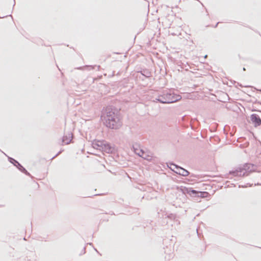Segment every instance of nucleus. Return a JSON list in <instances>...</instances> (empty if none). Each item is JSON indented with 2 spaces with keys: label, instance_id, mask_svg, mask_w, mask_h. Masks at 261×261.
<instances>
[{
  "label": "nucleus",
  "instance_id": "20e7f679",
  "mask_svg": "<svg viewBox=\"0 0 261 261\" xmlns=\"http://www.w3.org/2000/svg\"><path fill=\"white\" fill-rule=\"evenodd\" d=\"M257 168L256 166L252 164H245L243 167L240 168V171H245L244 173L248 174L249 173L256 171Z\"/></svg>",
  "mask_w": 261,
  "mask_h": 261
},
{
  "label": "nucleus",
  "instance_id": "f257e3e1",
  "mask_svg": "<svg viewBox=\"0 0 261 261\" xmlns=\"http://www.w3.org/2000/svg\"><path fill=\"white\" fill-rule=\"evenodd\" d=\"M105 124L108 127L116 129L122 125L120 117L114 112L110 111L105 117Z\"/></svg>",
  "mask_w": 261,
  "mask_h": 261
},
{
  "label": "nucleus",
  "instance_id": "423d86ee",
  "mask_svg": "<svg viewBox=\"0 0 261 261\" xmlns=\"http://www.w3.org/2000/svg\"><path fill=\"white\" fill-rule=\"evenodd\" d=\"M251 120L255 126L261 124V119L256 114H253L251 116Z\"/></svg>",
  "mask_w": 261,
  "mask_h": 261
},
{
  "label": "nucleus",
  "instance_id": "39448f33",
  "mask_svg": "<svg viewBox=\"0 0 261 261\" xmlns=\"http://www.w3.org/2000/svg\"><path fill=\"white\" fill-rule=\"evenodd\" d=\"M73 135L72 133H68L64 136L62 138V145L69 144L72 140Z\"/></svg>",
  "mask_w": 261,
  "mask_h": 261
},
{
  "label": "nucleus",
  "instance_id": "7ed1b4c3",
  "mask_svg": "<svg viewBox=\"0 0 261 261\" xmlns=\"http://www.w3.org/2000/svg\"><path fill=\"white\" fill-rule=\"evenodd\" d=\"M165 96L166 97L160 96L158 99L159 101L164 103H169L174 102L180 98L179 96L175 97L174 95L171 94H166Z\"/></svg>",
  "mask_w": 261,
  "mask_h": 261
},
{
  "label": "nucleus",
  "instance_id": "1a4fd4ad",
  "mask_svg": "<svg viewBox=\"0 0 261 261\" xmlns=\"http://www.w3.org/2000/svg\"><path fill=\"white\" fill-rule=\"evenodd\" d=\"M187 193L189 194H190L191 193H192L193 194H197V193H198V192H197L195 190H194L189 189V190L187 191Z\"/></svg>",
  "mask_w": 261,
  "mask_h": 261
},
{
  "label": "nucleus",
  "instance_id": "0eeeda50",
  "mask_svg": "<svg viewBox=\"0 0 261 261\" xmlns=\"http://www.w3.org/2000/svg\"><path fill=\"white\" fill-rule=\"evenodd\" d=\"M175 172L177 173L185 176L189 175V172L188 171L180 167L176 168V171Z\"/></svg>",
  "mask_w": 261,
  "mask_h": 261
},
{
  "label": "nucleus",
  "instance_id": "6e6552de",
  "mask_svg": "<svg viewBox=\"0 0 261 261\" xmlns=\"http://www.w3.org/2000/svg\"><path fill=\"white\" fill-rule=\"evenodd\" d=\"M198 193L200 194L199 196L202 198L206 197L208 195V193L206 192H199Z\"/></svg>",
  "mask_w": 261,
  "mask_h": 261
},
{
  "label": "nucleus",
  "instance_id": "f03ea898",
  "mask_svg": "<svg viewBox=\"0 0 261 261\" xmlns=\"http://www.w3.org/2000/svg\"><path fill=\"white\" fill-rule=\"evenodd\" d=\"M135 153L138 154L139 156L142 157L145 160H146L148 161H151L153 159V155L152 153L150 151L146 150H143V149L139 148L135 149Z\"/></svg>",
  "mask_w": 261,
  "mask_h": 261
}]
</instances>
